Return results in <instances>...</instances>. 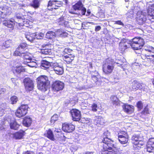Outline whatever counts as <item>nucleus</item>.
Returning a JSON list of instances; mask_svg holds the SVG:
<instances>
[{
	"label": "nucleus",
	"mask_w": 154,
	"mask_h": 154,
	"mask_svg": "<svg viewBox=\"0 0 154 154\" xmlns=\"http://www.w3.org/2000/svg\"><path fill=\"white\" fill-rule=\"evenodd\" d=\"M147 11V13L143 11H138L137 12V21L140 25L142 24L146 21L147 14L151 17L154 16V4L150 5Z\"/></svg>",
	"instance_id": "f257e3e1"
},
{
	"label": "nucleus",
	"mask_w": 154,
	"mask_h": 154,
	"mask_svg": "<svg viewBox=\"0 0 154 154\" xmlns=\"http://www.w3.org/2000/svg\"><path fill=\"white\" fill-rule=\"evenodd\" d=\"M113 141L111 140L106 137L103 138L101 143L103 146V149L102 151V154H117L116 152L112 150L114 146Z\"/></svg>",
	"instance_id": "f03ea898"
},
{
	"label": "nucleus",
	"mask_w": 154,
	"mask_h": 154,
	"mask_svg": "<svg viewBox=\"0 0 154 154\" xmlns=\"http://www.w3.org/2000/svg\"><path fill=\"white\" fill-rule=\"evenodd\" d=\"M38 88L42 91H45L50 87V82L48 78L45 75H41L37 78Z\"/></svg>",
	"instance_id": "7ed1b4c3"
},
{
	"label": "nucleus",
	"mask_w": 154,
	"mask_h": 154,
	"mask_svg": "<svg viewBox=\"0 0 154 154\" xmlns=\"http://www.w3.org/2000/svg\"><path fill=\"white\" fill-rule=\"evenodd\" d=\"M105 62V63L103 65V71L105 74L109 75L112 72L115 65V62L113 59L109 58L106 59Z\"/></svg>",
	"instance_id": "20e7f679"
},
{
	"label": "nucleus",
	"mask_w": 154,
	"mask_h": 154,
	"mask_svg": "<svg viewBox=\"0 0 154 154\" xmlns=\"http://www.w3.org/2000/svg\"><path fill=\"white\" fill-rule=\"evenodd\" d=\"M130 45L134 50H139L141 49L144 44L143 39L140 37H136L131 39Z\"/></svg>",
	"instance_id": "39448f33"
},
{
	"label": "nucleus",
	"mask_w": 154,
	"mask_h": 154,
	"mask_svg": "<svg viewBox=\"0 0 154 154\" xmlns=\"http://www.w3.org/2000/svg\"><path fill=\"white\" fill-rule=\"evenodd\" d=\"M131 140L133 144L136 146L138 149H139L144 144L143 137L138 135H133Z\"/></svg>",
	"instance_id": "423d86ee"
},
{
	"label": "nucleus",
	"mask_w": 154,
	"mask_h": 154,
	"mask_svg": "<svg viewBox=\"0 0 154 154\" xmlns=\"http://www.w3.org/2000/svg\"><path fill=\"white\" fill-rule=\"evenodd\" d=\"M28 108L29 107L28 105H21L17 110L15 112V115L19 118L24 116L27 113Z\"/></svg>",
	"instance_id": "0eeeda50"
},
{
	"label": "nucleus",
	"mask_w": 154,
	"mask_h": 154,
	"mask_svg": "<svg viewBox=\"0 0 154 154\" xmlns=\"http://www.w3.org/2000/svg\"><path fill=\"white\" fill-rule=\"evenodd\" d=\"M23 83L26 91L29 92L33 90L34 83L32 80L28 78H26L24 80Z\"/></svg>",
	"instance_id": "6e6552de"
},
{
	"label": "nucleus",
	"mask_w": 154,
	"mask_h": 154,
	"mask_svg": "<svg viewBox=\"0 0 154 154\" xmlns=\"http://www.w3.org/2000/svg\"><path fill=\"white\" fill-rule=\"evenodd\" d=\"M119 140L122 144H125L128 142V135L125 131H121L118 134Z\"/></svg>",
	"instance_id": "1a4fd4ad"
},
{
	"label": "nucleus",
	"mask_w": 154,
	"mask_h": 154,
	"mask_svg": "<svg viewBox=\"0 0 154 154\" xmlns=\"http://www.w3.org/2000/svg\"><path fill=\"white\" fill-rule=\"evenodd\" d=\"M51 68L58 75H62L63 72L62 65L57 62L51 63Z\"/></svg>",
	"instance_id": "9d476101"
},
{
	"label": "nucleus",
	"mask_w": 154,
	"mask_h": 154,
	"mask_svg": "<svg viewBox=\"0 0 154 154\" xmlns=\"http://www.w3.org/2000/svg\"><path fill=\"white\" fill-rule=\"evenodd\" d=\"M27 47L28 45L26 42H23L21 43L14 51V55L15 56L20 55L21 54L25 52L24 51Z\"/></svg>",
	"instance_id": "9b49d317"
},
{
	"label": "nucleus",
	"mask_w": 154,
	"mask_h": 154,
	"mask_svg": "<svg viewBox=\"0 0 154 154\" xmlns=\"http://www.w3.org/2000/svg\"><path fill=\"white\" fill-rule=\"evenodd\" d=\"M72 7L74 10H78L80 11L79 13L80 14L85 15L86 12V9L82 6V5L81 2L79 1L77 2L73 5Z\"/></svg>",
	"instance_id": "f8f14e48"
},
{
	"label": "nucleus",
	"mask_w": 154,
	"mask_h": 154,
	"mask_svg": "<svg viewBox=\"0 0 154 154\" xmlns=\"http://www.w3.org/2000/svg\"><path fill=\"white\" fill-rule=\"evenodd\" d=\"M62 5V2L56 0H50L48 2V7H52V9H56L58 7H61Z\"/></svg>",
	"instance_id": "ddd939ff"
},
{
	"label": "nucleus",
	"mask_w": 154,
	"mask_h": 154,
	"mask_svg": "<svg viewBox=\"0 0 154 154\" xmlns=\"http://www.w3.org/2000/svg\"><path fill=\"white\" fill-rule=\"evenodd\" d=\"M64 87L63 82L60 81H56L52 85V88L54 91H58L62 90Z\"/></svg>",
	"instance_id": "4468645a"
},
{
	"label": "nucleus",
	"mask_w": 154,
	"mask_h": 154,
	"mask_svg": "<svg viewBox=\"0 0 154 154\" xmlns=\"http://www.w3.org/2000/svg\"><path fill=\"white\" fill-rule=\"evenodd\" d=\"M70 113L72 119L74 121H78L80 119V112L76 109H73L70 111Z\"/></svg>",
	"instance_id": "2eb2a0df"
},
{
	"label": "nucleus",
	"mask_w": 154,
	"mask_h": 154,
	"mask_svg": "<svg viewBox=\"0 0 154 154\" xmlns=\"http://www.w3.org/2000/svg\"><path fill=\"white\" fill-rule=\"evenodd\" d=\"M11 12V8L8 6L0 7V15L2 18L4 17V16L10 14Z\"/></svg>",
	"instance_id": "dca6fc26"
},
{
	"label": "nucleus",
	"mask_w": 154,
	"mask_h": 154,
	"mask_svg": "<svg viewBox=\"0 0 154 154\" xmlns=\"http://www.w3.org/2000/svg\"><path fill=\"white\" fill-rule=\"evenodd\" d=\"M62 129L64 132L70 133L75 129V126L71 124H64L62 125Z\"/></svg>",
	"instance_id": "f3484780"
},
{
	"label": "nucleus",
	"mask_w": 154,
	"mask_h": 154,
	"mask_svg": "<svg viewBox=\"0 0 154 154\" xmlns=\"http://www.w3.org/2000/svg\"><path fill=\"white\" fill-rule=\"evenodd\" d=\"M31 54L28 52H24L21 54L20 55H18V56L23 57L24 60V62L28 63L31 62L32 60L31 57Z\"/></svg>",
	"instance_id": "a211bd4d"
},
{
	"label": "nucleus",
	"mask_w": 154,
	"mask_h": 154,
	"mask_svg": "<svg viewBox=\"0 0 154 154\" xmlns=\"http://www.w3.org/2000/svg\"><path fill=\"white\" fill-rule=\"evenodd\" d=\"M25 134V132L23 130H21L18 132L13 133L12 137L13 138L16 140L22 139Z\"/></svg>",
	"instance_id": "6ab92c4d"
},
{
	"label": "nucleus",
	"mask_w": 154,
	"mask_h": 154,
	"mask_svg": "<svg viewBox=\"0 0 154 154\" xmlns=\"http://www.w3.org/2000/svg\"><path fill=\"white\" fill-rule=\"evenodd\" d=\"M25 37L28 41L31 42H36V34L35 33H28L25 34Z\"/></svg>",
	"instance_id": "aec40b11"
},
{
	"label": "nucleus",
	"mask_w": 154,
	"mask_h": 154,
	"mask_svg": "<svg viewBox=\"0 0 154 154\" xmlns=\"http://www.w3.org/2000/svg\"><path fill=\"white\" fill-rule=\"evenodd\" d=\"M68 33L64 30L60 29L56 31V36L60 37H65L67 36Z\"/></svg>",
	"instance_id": "412c9836"
},
{
	"label": "nucleus",
	"mask_w": 154,
	"mask_h": 154,
	"mask_svg": "<svg viewBox=\"0 0 154 154\" xmlns=\"http://www.w3.org/2000/svg\"><path fill=\"white\" fill-rule=\"evenodd\" d=\"M132 84V88L134 89H143L145 86L144 84L140 83L136 81H134Z\"/></svg>",
	"instance_id": "4be33fe9"
},
{
	"label": "nucleus",
	"mask_w": 154,
	"mask_h": 154,
	"mask_svg": "<svg viewBox=\"0 0 154 154\" xmlns=\"http://www.w3.org/2000/svg\"><path fill=\"white\" fill-rule=\"evenodd\" d=\"M123 109L125 112L129 114L131 113L134 110L133 106L127 104L124 105L123 106Z\"/></svg>",
	"instance_id": "5701e85b"
},
{
	"label": "nucleus",
	"mask_w": 154,
	"mask_h": 154,
	"mask_svg": "<svg viewBox=\"0 0 154 154\" xmlns=\"http://www.w3.org/2000/svg\"><path fill=\"white\" fill-rule=\"evenodd\" d=\"M127 44L128 43L126 42L125 39L122 40L120 42L119 48L121 51H124L128 48Z\"/></svg>",
	"instance_id": "b1692460"
},
{
	"label": "nucleus",
	"mask_w": 154,
	"mask_h": 154,
	"mask_svg": "<svg viewBox=\"0 0 154 154\" xmlns=\"http://www.w3.org/2000/svg\"><path fill=\"white\" fill-rule=\"evenodd\" d=\"M3 25L9 28H12L14 25V19L5 20L3 22Z\"/></svg>",
	"instance_id": "393cba45"
},
{
	"label": "nucleus",
	"mask_w": 154,
	"mask_h": 154,
	"mask_svg": "<svg viewBox=\"0 0 154 154\" xmlns=\"http://www.w3.org/2000/svg\"><path fill=\"white\" fill-rule=\"evenodd\" d=\"M94 123L99 126V125H104L105 123V122L102 117H99L96 118L94 121Z\"/></svg>",
	"instance_id": "a878e982"
},
{
	"label": "nucleus",
	"mask_w": 154,
	"mask_h": 154,
	"mask_svg": "<svg viewBox=\"0 0 154 154\" xmlns=\"http://www.w3.org/2000/svg\"><path fill=\"white\" fill-rule=\"evenodd\" d=\"M52 63H50L46 60H43L41 63V68L43 69H46L49 68L50 66L51 67Z\"/></svg>",
	"instance_id": "bb28decb"
},
{
	"label": "nucleus",
	"mask_w": 154,
	"mask_h": 154,
	"mask_svg": "<svg viewBox=\"0 0 154 154\" xmlns=\"http://www.w3.org/2000/svg\"><path fill=\"white\" fill-rule=\"evenodd\" d=\"M10 125L11 128L14 130H17L20 126L15 121H11L10 124Z\"/></svg>",
	"instance_id": "cd10ccee"
},
{
	"label": "nucleus",
	"mask_w": 154,
	"mask_h": 154,
	"mask_svg": "<svg viewBox=\"0 0 154 154\" xmlns=\"http://www.w3.org/2000/svg\"><path fill=\"white\" fill-rule=\"evenodd\" d=\"M32 120L30 118L27 117H25L23 122V123L24 125L26 127L29 126L31 124Z\"/></svg>",
	"instance_id": "c85d7f7f"
},
{
	"label": "nucleus",
	"mask_w": 154,
	"mask_h": 154,
	"mask_svg": "<svg viewBox=\"0 0 154 154\" xmlns=\"http://www.w3.org/2000/svg\"><path fill=\"white\" fill-rule=\"evenodd\" d=\"M40 4V0H33L31 3V6L35 9L38 8Z\"/></svg>",
	"instance_id": "c756f323"
},
{
	"label": "nucleus",
	"mask_w": 154,
	"mask_h": 154,
	"mask_svg": "<svg viewBox=\"0 0 154 154\" xmlns=\"http://www.w3.org/2000/svg\"><path fill=\"white\" fill-rule=\"evenodd\" d=\"M112 103L116 105H119L120 101L119 100L117 97L115 96H112L110 98Z\"/></svg>",
	"instance_id": "7c9ffc66"
},
{
	"label": "nucleus",
	"mask_w": 154,
	"mask_h": 154,
	"mask_svg": "<svg viewBox=\"0 0 154 154\" xmlns=\"http://www.w3.org/2000/svg\"><path fill=\"white\" fill-rule=\"evenodd\" d=\"M22 21H23V23L21 22L19 23L20 24V25L26 27H29L30 25L32 23L29 20L24 18Z\"/></svg>",
	"instance_id": "2f4dec72"
},
{
	"label": "nucleus",
	"mask_w": 154,
	"mask_h": 154,
	"mask_svg": "<svg viewBox=\"0 0 154 154\" xmlns=\"http://www.w3.org/2000/svg\"><path fill=\"white\" fill-rule=\"evenodd\" d=\"M56 36V32L48 31L46 34V37L49 39H51Z\"/></svg>",
	"instance_id": "473e14b6"
},
{
	"label": "nucleus",
	"mask_w": 154,
	"mask_h": 154,
	"mask_svg": "<svg viewBox=\"0 0 154 154\" xmlns=\"http://www.w3.org/2000/svg\"><path fill=\"white\" fill-rule=\"evenodd\" d=\"M74 56L71 54L69 55H66L64 56L65 60L67 63H70L74 59Z\"/></svg>",
	"instance_id": "72a5a7b5"
},
{
	"label": "nucleus",
	"mask_w": 154,
	"mask_h": 154,
	"mask_svg": "<svg viewBox=\"0 0 154 154\" xmlns=\"http://www.w3.org/2000/svg\"><path fill=\"white\" fill-rule=\"evenodd\" d=\"M15 71L18 73H20L21 72H23L25 71V69L21 66L20 65H17L15 66Z\"/></svg>",
	"instance_id": "f704fd0d"
},
{
	"label": "nucleus",
	"mask_w": 154,
	"mask_h": 154,
	"mask_svg": "<svg viewBox=\"0 0 154 154\" xmlns=\"http://www.w3.org/2000/svg\"><path fill=\"white\" fill-rule=\"evenodd\" d=\"M149 52L150 54L149 55H146L145 60L146 61H147V60H149L151 61L154 59V52H153V53L152 52Z\"/></svg>",
	"instance_id": "c9c22d12"
},
{
	"label": "nucleus",
	"mask_w": 154,
	"mask_h": 154,
	"mask_svg": "<svg viewBox=\"0 0 154 154\" xmlns=\"http://www.w3.org/2000/svg\"><path fill=\"white\" fill-rule=\"evenodd\" d=\"M46 136L49 139L54 140V135L51 130L49 129L47 131Z\"/></svg>",
	"instance_id": "e433bc0d"
},
{
	"label": "nucleus",
	"mask_w": 154,
	"mask_h": 154,
	"mask_svg": "<svg viewBox=\"0 0 154 154\" xmlns=\"http://www.w3.org/2000/svg\"><path fill=\"white\" fill-rule=\"evenodd\" d=\"M51 51V49H46L44 47H43V48L41 50L40 52L42 54L47 55L49 54Z\"/></svg>",
	"instance_id": "4c0bfd02"
},
{
	"label": "nucleus",
	"mask_w": 154,
	"mask_h": 154,
	"mask_svg": "<svg viewBox=\"0 0 154 154\" xmlns=\"http://www.w3.org/2000/svg\"><path fill=\"white\" fill-rule=\"evenodd\" d=\"M18 100V98L15 96H13L10 98L11 103L12 104H16Z\"/></svg>",
	"instance_id": "58836bf2"
},
{
	"label": "nucleus",
	"mask_w": 154,
	"mask_h": 154,
	"mask_svg": "<svg viewBox=\"0 0 154 154\" xmlns=\"http://www.w3.org/2000/svg\"><path fill=\"white\" fill-rule=\"evenodd\" d=\"M143 49L149 52H152L153 53V52H154V48L149 45L144 46Z\"/></svg>",
	"instance_id": "ea45409f"
},
{
	"label": "nucleus",
	"mask_w": 154,
	"mask_h": 154,
	"mask_svg": "<svg viewBox=\"0 0 154 154\" xmlns=\"http://www.w3.org/2000/svg\"><path fill=\"white\" fill-rule=\"evenodd\" d=\"M147 151L149 152H153L154 151V146L147 143L146 144Z\"/></svg>",
	"instance_id": "a19ab883"
},
{
	"label": "nucleus",
	"mask_w": 154,
	"mask_h": 154,
	"mask_svg": "<svg viewBox=\"0 0 154 154\" xmlns=\"http://www.w3.org/2000/svg\"><path fill=\"white\" fill-rule=\"evenodd\" d=\"M11 40H8L5 41V42H4L3 44V45L2 46L3 48L4 49V48H7L9 47L11 45Z\"/></svg>",
	"instance_id": "79ce46f5"
},
{
	"label": "nucleus",
	"mask_w": 154,
	"mask_h": 154,
	"mask_svg": "<svg viewBox=\"0 0 154 154\" xmlns=\"http://www.w3.org/2000/svg\"><path fill=\"white\" fill-rule=\"evenodd\" d=\"M98 108L99 107L97 106V104L94 103H93L91 106V110L94 112H96Z\"/></svg>",
	"instance_id": "37998d69"
},
{
	"label": "nucleus",
	"mask_w": 154,
	"mask_h": 154,
	"mask_svg": "<svg viewBox=\"0 0 154 154\" xmlns=\"http://www.w3.org/2000/svg\"><path fill=\"white\" fill-rule=\"evenodd\" d=\"M58 119V116L57 115H54L51 118V123L54 124Z\"/></svg>",
	"instance_id": "c03bdc74"
},
{
	"label": "nucleus",
	"mask_w": 154,
	"mask_h": 154,
	"mask_svg": "<svg viewBox=\"0 0 154 154\" xmlns=\"http://www.w3.org/2000/svg\"><path fill=\"white\" fill-rule=\"evenodd\" d=\"M15 17L17 19H19L20 20V22H21L24 18L22 14L19 13L16 14Z\"/></svg>",
	"instance_id": "a18cd8bd"
},
{
	"label": "nucleus",
	"mask_w": 154,
	"mask_h": 154,
	"mask_svg": "<svg viewBox=\"0 0 154 154\" xmlns=\"http://www.w3.org/2000/svg\"><path fill=\"white\" fill-rule=\"evenodd\" d=\"M147 143L154 146V138H150L148 140Z\"/></svg>",
	"instance_id": "49530a36"
},
{
	"label": "nucleus",
	"mask_w": 154,
	"mask_h": 154,
	"mask_svg": "<svg viewBox=\"0 0 154 154\" xmlns=\"http://www.w3.org/2000/svg\"><path fill=\"white\" fill-rule=\"evenodd\" d=\"M95 72L96 73L97 75H93L92 76L91 78H92V79L95 82H97L98 80H97V79H98L97 76H98V73L97 72V71H95Z\"/></svg>",
	"instance_id": "de8ad7c7"
},
{
	"label": "nucleus",
	"mask_w": 154,
	"mask_h": 154,
	"mask_svg": "<svg viewBox=\"0 0 154 154\" xmlns=\"http://www.w3.org/2000/svg\"><path fill=\"white\" fill-rule=\"evenodd\" d=\"M44 36V34L42 33H40L38 35L36 34V39H41L43 38Z\"/></svg>",
	"instance_id": "09e8293b"
},
{
	"label": "nucleus",
	"mask_w": 154,
	"mask_h": 154,
	"mask_svg": "<svg viewBox=\"0 0 154 154\" xmlns=\"http://www.w3.org/2000/svg\"><path fill=\"white\" fill-rule=\"evenodd\" d=\"M5 107H3L2 105L0 106V116L3 115L4 113Z\"/></svg>",
	"instance_id": "8fccbe9b"
},
{
	"label": "nucleus",
	"mask_w": 154,
	"mask_h": 154,
	"mask_svg": "<svg viewBox=\"0 0 154 154\" xmlns=\"http://www.w3.org/2000/svg\"><path fill=\"white\" fill-rule=\"evenodd\" d=\"M72 51V50L69 48H66L63 51V54H64V53L66 54H68V53H70Z\"/></svg>",
	"instance_id": "3c124183"
},
{
	"label": "nucleus",
	"mask_w": 154,
	"mask_h": 154,
	"mask_svg": "<svg viewBox=\"0 0 154 154\" xmlns=\"http://www.w3.org/2000/svg\"><path fill=\"white\" fill-rule=\"evenodd\" d=\"M29 64H28V65L30 67L35 66L36 65V63L35 62H32L31 61V62H29Z\"/></svg>",
	"instance_id": "603ef678"
},
{
	"label": "nucleus",
	"mask_w": 154,
	"mask_h": 154,
	"mask_svg": "<svg viewBox=\"0 0 154 154\" xmlns=\"http://www.w3.org/2000/svg\"><path fill=\"white\" fill-rule=\"evenodd\" d=\"M137 106L139 109H141L143 106L142 102L141 101L138 102L137 103Z\"/></svg>",
	"instance_id": "864d4df0"
},
{
	"label": "nucleus",
	"mask_w": 154,
	"mask_h": 154,
	"mask_svg": "<svg viewBox=\"0 0 154 154\" xmlns=\"http://www.w3.org/2000/svg\"><path fill=\"white\" fill-rule=\"evenodd\" d=\"M2 125H0V129L1 130H3L6 128V126L4 124V122H2Z\"/></svg>",
	"instance_id": "5fc2aeb1"
},
{
	"label": "nucleus",
	"mask_w": 154,
	"mask_h": 154,
	"mask_svg": "<svg viewBox=\"0 0 154 154\" xmlns=\"http://www.w3.org/2000/svg\"><path fill=\"white\" fill-rule=\"evenodd\" d=\"M114 24L119 25H123V23L121 20H118L114 21Z\"/></svg>",
	"instance_id": "6e6d98bb"
},
{
	"label": "nucleus",
	"mask_w": 154,
	"mask_h": 154,
	"mask_svg": "<svg viewBox=\"0 0 154 154\" xmlns=\"http://www.w3.org/2000/svg\"><path fill=\"white\" fill-rule=\"evenodd\" d=\"M123 62L122 61H119V62H115V64L116 63L117 64H119L118 65V66H121L122 68H123V66L122 65H123Z\"/></svg>",
	"instance_id": "4d7b16f0"
},
{
	"label": "nucleus",
	"mask_w": 154,
	"mask_h": 154,
	"mask_svg": "<svg viewBox=\"0 0 154 154\" xmlns=\"http://www.w3.org/2000/svg\"><path fill=\"white\" fill-rule=\"evenodd\" d=\"M6 91V89L4 88H0V94H2L4 93Z\"/></svg>",
	"instance_id": "13d9d810"
},
{
	"label": "nucleus",
	"mask_w": 154,
	"mask_h": 154,
	"mask_svg": "<svg viewBox=\"0 0 154 154\" xmlns=\"http://www.w3.org/2000/svg\"><path fill=\"white\" fill-rule=\"evenodd\" d=\"M101 29V27L100 26H97L95 27V31L97 32L100 31Z\"/></svg>",
	"instance_id": "bf43d9fd"
},
{
	"label": "nucleus",
	"mask_w": 154,
	"mask_h": 154,
	"mask_svg": "<svg viewBox=\"0 0 154 154\" xmlns=\"http://www.w3.org/2000/svg\"><path fill=\"white\" fill-rule=\"evenodd\" d=\"M12 82L14 83H16L17 81L16 78H12L11 79Z\"/></svg>",
	"instance_id": "052dcab7"
},
{
	"label": "nucleus",
	"mask_w": 154,
	"mask_h": 154,
	"mask_svg": "<svg viewBox=\"0 0 154 154\" xmlns=\"http://www.w3.org/2000/svg\"><path fill=\"white\" fill-rule=\"evenodd\" d=\"M64 24L65 27H69V23L68 22H65Z\"/></svg>",
	"instance_id": "680f3d73"
},
{
	"label": "nucleus",
	"mask_w": 154,
	"mask_h": 154,
	"mask_svg": "<svg viewBox=\"0 0 154 154\" xmlns=\"http://www.w3.org/2000/svg\"><path fill=\"white\" fill-rule=\"evenodd\" d=\"M23 154H35L32 152L27 151V152H23Z\"/></svg>",
	"instance_id": "e2e57ef3"
},
{
	"label": "nucleus",
	"mask_w": 154,
	"mask_h": 154,
	"mask_svg": "<svg viewBox=\"0 0 154 154\" xmlns=\"http://www.w3.org/2000/svg\"><path fill=\"white\" fill-rule=\"evenodd\" d=\"M143 112L144 113V114L146 113L147 114L148 113V110L147 108H145L144 111H143Z\"/></svg>",
	"instance_id": "0e129e2a"
},
{
	"label": "nucleus",
	"mask_w": 154,
	"mask_h": 154,
	"mask_svg": "<svg viewBox=\"0 0 154 154\" xmlns=\"http://www.w3.org/2000/svg\"><path fill=\"white\" fill-rule=\"evenodd\" d=\"M94 152H85L84 154H93Z\"/></svg>",
	"instance_id": "69168bd1"
},
{
	"label": "nucleus",
	"mask_w": 154,
	"mask_h": 154,
	"mask_svg": "<svg viewBox=\"0 0 154 154\" xmlns=\"http://www.w3.org/2000/svg\"><path fill=\"white\" fill-rule=\"evenodd\" d=\"M114 79L116 80H115L116 82H117L118 80V78L117 77H116V78L114 77Z\"/></svg>",
	"instance_id": "338daca9"
},
{
	"label": "nucleus",
	"mask_w": 154,
	"mask_h": 154,
	"mask_svg": "<svg viewBox=\"0 0 154 154\" xmlns=\"http://www.w3.org/2000/svg\"><path fill=\"white\" fill-rule=\"evenodd\" d=\"M87 13L88 14H90L91 13V12L89 10H88Z\"/></svg>",
	"instance_id": "774afa93"
}]
</instances>
